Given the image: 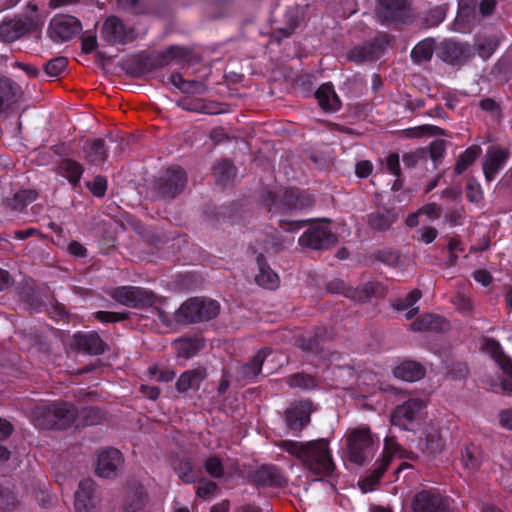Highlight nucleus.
I'll list each match as a JSON object with an SVG mask.
<instances>
[{"mask_svg":"<svg viewBox=\"0 0 512 512\" xmlns=\"http://www.w3.org/2000/svg\"><path fill=\"white\" fill-rule=\"evenodd\" d=\"M279 446L296 457L302 466L314 475L328 476L335 469L327 439L320 438L307 442L284 440Z\"/></svg>","mask_w":512,"mask_h":512,"instance_id":"obj_1","label":"nucleus"},{"mask_svg":"<svg viewBox=\"0 0 512 512\" xmlns=\"http://www.w3.org/2000/svg\"><path fill=\"white\" fill-rule=\"evenodd\" d=\"M77 415L76 407L68 402L37 407L34 411L36 425L43 429H67L76 421Z\"/></svg>","mask_w":512,"mask_h":512,"instance_id":"obj_2","label":"nucleus"},{"mask_svg":"<svg viewBox=\"0 0 512 512\" xmlns=\"http://www.w3.org/2000/svg\"><path fill=\"white\" fill-rule=\"evenodd\" d=\"M220 312L217 301L193 297L186 300L174 313L178 324L188 325L214 319Z\"/></svg>","mask_w":512,"mask_h":512,"instance_id":"obj_3","label":"nucleus"},{"mask_svg":"<svg viewBox=\"0 0 512 512\" xmlns=\"http://www.w3.org/2000/svg\"><path fill=\"white\" fill-rule=\"evenodd\" d=\"M187 185V174L183 168L173 166L151 183L150 198L158 200L161 198L173 199L182 193Z\"/></svg>","mask_w":512,"mask_h":512,"instance_id":"obj_4","label":"nucleus"},{"mask_svg":"<svg viewBox=\"0 0 512 512\" xmlns=\"http://www.w3.org/2000/svg\"><path fill=\"white\" fill-rule=\"evenodd\" d=\"M374 16L382 25L408 23L413 18L412 0H375Z\"/></svg>","mask_w":512,"mask_h":512,"instance_id":"obj_5","label":"nucleus"},{"mask_svg":"<svg viewBox=\"0 0 512 512\" xmlns=\"http://www.w3.org/2000/svg\"><path fill=\"white\" fill-rule=\"evenodd\" d=\"M166 67V58L160 53L141 51L124 60L122 68L125 73L135 79L141 78L154 70Z\"/></svg>","mask_w":512,"mask_h":512,"instance_id":"obj_6","label":"nucleus"},{"mask_svg":"<svg viewBox=\"0 0 512 512\" xmlns=\"http://www.w3.org/2000/svg\"><path fill=\"white\" fill-rule=\"evenodd\" d=\"M110 295L118 303L134 308L153 306L159 299L152 291L132 286L115 288Z\"/></svg>","mask_w":512,"mask_h":512,"instance_id":"obj_7","label":"nucleus"},{"mask_svg":"<svg viewBox=\"0 0 512 512\" xmlns=\"http://www.w3.org/2000/svg\"><path fill=\"white\" fill-rule=\"evenodd\" d=\"M100 36L102 40L110 45H125L134 41L137 34L133 27L127 28L118 16L111 15L104 20Z\"/></svg>","mask_w":512,"mask_h":512,"instance_id":"obj_8","label":"nucleus"},{"mask_svg":"<svg viewBox=\"0 0 512 512\" xmlns=\"http://www.w3.org/2000/svg\"><path fill=\"white\" fill-rule=\"evenodd\" d=\"M337 241L336 235L328 227L315 223L299 238V245L313 250H323L335 246Z\"/></svg>","mask_w":512,"mask_h":512,"instance_id":"obj_9","label":"nucleus"},{"mask_svg":"<svg viewBox=\"0 0 512 512\" xmlns=\"http://www.w3.org/2000/svg\"><path fill=\"white\" fill-rule=\"evenodd\" d=\"M334 335L331 327L319 326L310 336H296L295 345L305 353L321 355L324 352V343L332 340Z\"/></svg>","mask_w":512,"mask_h":512,"instance_id":"obj_10","label":"nucleus"},{"mask_svg":"<svg viewBox=\"0 0 512 512\" xmlns=\"http://www.w3.org/2000/svg\"><path fill=\"white\" fill-rule=\"evenodd\" d=\"M424 407L425 404L421 399L407 400L396 406L390 417L391 424L405 430H412L411 425Z\"/></svg>","mask_w":512,"mask_h":512,"instance_id":"obj_11","label":"nucleus"},{"mask_svg":"<svg viewBox=\"0 0 512 512\" xmlns=\"http://www.w3.org/2000/svg\"><path fill=\"white\" fill-rule=\"evenodd\" d=\"M371 444V432L368 428L354 430L347 439L348 459L357 465H363L366 459L365 450Z\"/></svg>","mask_w":512,"mask_h":512,"instance_id":"obj_12","label":"nucleus"},{"mask_svg":"<svg viewBox=\"0 0 512 512\" xmlns=\"http://www.w3.org/2000/svg\"><path fill=\"white\" fill-rule=\"evenodd\" d=\"M99 504L94 481L90 478L81 480L75 493V512H98Z\"/></svg>","mask_w":512,"mask_h":512,"instance_id":"obj_13","label":"nucleus"},{"mask_svg":"<svg viewBox=\"0 0 512 512\" xmlns=\"http://www.w3.org/2000/svg\"><path fill=\"white\" fill-rule=\"evenodd\" d=\"M37 27L38 23L32 17L3 21L0 25V38L5 42H13L25 34L36 31Z\"/></svg>","mask_w":512,"mask_h":512,"instance_id":"obj_14","label":"nucleus"},{"mask_svg":"<svg viewBox=\"0 0 512 512\" xmlns=\"http://www.w3.org/2000/svg\"><path fill=\"white\" fill-rule=\"evenodd\" d=\"M80 21L73 16H59L54 18L49 27V34L53 40L68 41L81 31Z\"/></svg>","mask_w":512,"mask_h":512,"instance_id":"obj_15","label":"nucleus"},{"mask_svg":"<svg viewBox=\"0 0 512 512\" xmlns=\"http://www.w3.org/2000/svg\"><path fill=\"white\" fill-rule=\"evenodd\" d=\"M313 411L310 400L294 402L285 411V420L288 428L293 431H301L309 422Z\"/></svg>","mask_w":512,"mask_h":512,"instance_id":"obj_16","label":"nucleus"},{"mask_svg":"<svg viewBox=\"0 0 512 512\" xmlns=\"http://www.w3.org/2000/svg\"><path fill=\"white\" fill-rule=\"evenodd\" d=\"M313 203L314 198L311 195L303 194L296 188H286L283 192L279 193L277 209L287 212L310 207Z\"/></svg>","mask_w":512,"mask_h":512,"instance_id":"obj_17","label":"nucleus"},{"mask_svg":"<svg viewBox=\"0 0 512 512\" xmlns=\"http://www.w3.org/2000/svg\"><path fill=\"white\" fill-rule=\"evenodd\" d=\"M122 463L121 452L116 448H107L98 455L96 473L103 478H114Z\"/></svg>","mask_w":512,"mask_h":512,"instance_id":"obj_18","label":"nucleus"},{"mask_svg":"<svg viewBox=\"0 0 512 512\" xmlns=\"http://www.w3.org/2000/svg\"><path fill=\"white\" fill-rule=\"evenodd\" d=\"M438 56L446 63L461 64L470 57V48L467 44L448 39L440 44Z\"/></svg>","mask_w":512,"mask_h":512,"instance_id":"obj_19","label":"nucleus"},{"mask_svg":"<svg viewBox=\"0 0 512 512\" xmlns=\"http://www.w3.org/2000/svg\"><path fill=\"white\" fill-rule=\"evenodd\" d=\"M414 512H449L447 502L437 493L421 491L413 500Z\"/></svg>","mask_w":512,"mask_h":512,"instance_id":"obj_20","label":"nucleus"},{"mask_svg":"<svg viewBox=\"0 0 512 512\" xmlns=\"http://www.w3.org/2000/svg\"><path fill=\"white\" fill-rule=\"evenodd\" d=\"M387 41L383 38H376L371 42L353 48L347 55L348 60L361 63L372 61L379 57L384 51Z\"/></svg>","mask_w":512,"mask_h":512,"instance_id":"obj_21","label":"nucleus"},{"mask_svg":"<svg viewBox=\"0 0 512 512\" xmlns=\"http://www.w3.org/2000/svg\"><path fill=\"white\" fill-rule=\"evenodd\" d=\"M253 481L263 487H283L287 484L286 478L275 466L263 465L254 471Z\"/></svg>","mask_w":512,"mask_h":512,"instance_id":"obj_22","label":"nucleus"},{"mask_svg":"<svg viewBox=\"0 0 512 512\" xmlns=\"http://www.w3.org/2000/svg\"><path fill=\"white\" fill-rule=\"evenodd\" d=\"M22 95L20 86L10 78L0 77V115L8 112Z\"/></svg>","mask_w":512,"mask_h":512,"instance_id":"obj_23","label":"nucleus"},{"mask_svg":"<svg viewBox=\"0 0 512 512\" xmlns=\"http://www.w3.org/2000/svg\"><path fill=\"white\" fill-rule=\"evenodd\" d=\"M449 328L450 324L444 317L433 313L423 314L411 324V330L415 332H445Z\"/></svg>","mask_w":512,"mask_h":512,"instance_id":"obj_24","label":"nucleus"},{"mask_svg":"<svg viewBox=\"0 0 512 512\" xmlns=\"http://www.w3.org/2000/svg\"><path fill=\"white\" fill-rule=\"evenodd\" d=\"M74 341L77 348L90 355H101L106 351L107 344L96 333L74 335Z\"/></svg>","mask_w":512,"mask_h":512,"instance_id":"obj_25","label":"nucleus"},{"mask_svg":"<svg viewBox=\"0 0 512 512\" xmlns=\"http://www.w3.org/2000/svg\"><path fill=\"white\" fill-rule=\"evenodd\" d=\"M392 461V455L386 450L382 454L380 461H376L375 468L365 478L359 481L358 485L363 492L372 491L374 486L379 483Z\"/></svg>","mask_w":512,"mask_h":512,"instance_id":"obj_26","label":"nucleus"},{"mask_svg":"<svg viewBox=\"0 0 512 512\" xmlns=\"http://www.w3.org/2000/svg\"><path fill=\"white\" fill-rule=\"evenodd\" d=\"M398 215L394 209L379 207L375 212L368 216L367 224L375 231L388 230L397 220Z\"/></svg>","mask_w":512,"mask_h":512,"instance_id":"obj_27","label":"nucleus"},{"mask_svg":"<svg viewBox=\"0 0 512 512\" xmlns=\"http://www.w3.org/2000/svg\"><path fill=\"white\" fill-rule=\"evenodd\" d=\"M395 377L407 381L415 382L425 376V367L416 361L405 360L396 366L393 370Z\"/></svg>","mask_w":512,"mask_h":512,"instance_id":"obj_28","label":"nucleus"},{"mask_svg":"<svg viewBox=\"0 0 512 512\" xmlns=\"http://www.w3.org/2000/svg\"><path fill=\"white\" fill-rule=\"evenodd\" d=\"M508 158V152L502 149L489 150L485 155L483 171L487 181H492L495 174Z\"/></svg>","mask_w":512,"mask_h":512,"instance_id":"obj_29","label":"nucleus"},{"mask_svg":"<svg viewBox=\"0 0 512 512\" xmlns=\"http://www.w3.org/2000/svg\"><path fill=\"white\" fill-rule=\"evenodd\" d=\"M205 377L206 369L204 367H197L186 371L180 375L176 382V389L181 393L187 392L189 389H198Z\"/></svg>","mask_w":512,"mask_h":512,"instance_id":"obj_30","label":"nucleus"},{"mask_svg":"<svg viewBox=\"0 0 512 512\" xmlns=\"http://www.w3.org/2000/svg\"><path fill=\"white\" fill-rule=\"evenodd\" d=\"M257 264L259 273L255 275V282L267 289L277 288L279 282L278 275L267 264L263 254L257 256Z\"/></svg>","mask_w":512,"mask_h":512,"instance_id":"obj_31","label":"nucleus"},{"mask_svg":"<svg viewBox=\"0 0 512 512\" xmlns=\"http://www.w3.org/2000/svg\"><path fill=\"white\" fill-rule=\"evenodd\" d=\"M483 348L498 363L504 373L512 377V360L504 354L498 341L494 339H485Z\"/></svg>","mask_w":512,"mask_h":512,"instance_id":"obj_32","label":"nucleus"},{"mask_svg":"<svg viewBox=\"0 0 512 512\" xmlns=\"http://www.w3.org/2000/svg\"><path fill=\"white\" fill-rule=\"evenodd\" d=\"M315 96L324 111H336L340 107L341 102L330 83L322 84Z\"/></svg>","mask_w":512,"mask_h":512,"instance_id":"obj_33","label":"nucleus"},{"mask_svg":"<svg viewBox=\"0 0 512 512\" xmlns=\"http://www.w3.org/2000/svg\"><path fill=\"white\" fill-rule=\"evenodd\" d=\"M237 173V168L229 159H221L213 166V175L216 183L226 186L232 182Z\"/></svg>","mask_w":512,"mask_h":512,"instance_id":"obj_34","label":"nucleus"},{"mask_svg":"<svg viewBox=\"0 0 512 512\" xmlns=\"http://www.w3.org/2000/svg\"><path fill=\"white\" fill-rule=\"evenodd\" d=\"M420 447L422 451L429 455L439 454L444 447L440 430L435 427H431L430 430H427L425 438L420 440Z\"/></svg>","mask_w":512,"mask_h":512,"instance_id":"obj_35","label":"nucleus"},{"mask_svg":"<svg viewBox=\"0 0 512 512\" xmlns=\"http://www.w3.org/2000/svg\"><path fill=\"white\" fill-rule=\"evenodd\" d=\"M85 159L95 165L104 163L107 160V151L103 139H95L83 147Z\"/></svg>","mask_w":512,"mask_h":512,"instance_id":"obj_36","label":"nucleus"},{"mask_svg":"<svg viewBox=\"0 0 512 512\" xmlns=\"http://www.w3.org/2000/svg\"><path fill=\"white\" fill-rule=\"evenodd\" d=\"M435 39L426 38L420 41L411 51V58L415 63L429 61L435 49Z\"/></svg>","mask_w":512,"mask_h":512,"instance_id":"obj_37","label":"nucleus"},{"mask_svg":"<svg viewBox=\"0 0 512 512\" xmlns=\"http://www.w3.org/2000/svg\"><path fill=\"white\" fill-rule=\"evenodd\" d=\"M38 192L36 190H21L14 194L10 199L6 200V205L12 210L22 211L28 204L36 200Z\"/></svg>","mask_w":512,"mask_h":512,"instance_id":"obj_38","label":"nucleus"},{"mask_svg":"<svg viewBox=\"0 0 512 512\" xmlns=\"http://www.w3.org/2000/svg\"><path fill=\"white\" fill-rule=\"evenodd\" d=\"M264 359L265 354L263 350H260L247 364L241 367L239 371L240 377L245 380L255 378L261 372Z\"/></svg>","mask_w":512,"mask_h":512,"instance_id":"obj_39","label":"nucleus"},{"mask_svg":"<svg viewBox=\"0 0 512 512\" xmlns=\"http://www.w3.org/2000/svg\"><path fill=\"white\" fill-rule=\"evenodd\" d=\"M478 0H459L456 22L462 25H469L476 17V6Z\"/></svg>","mask_w":512,"mask_h":512,"instance_id":"obj_40","label":"nucleus"},{"mask_svg":"<svg viewBox=\"0 0 512 512\" xmlns=\"http://www.w3.org/2000/svg\"><path fill=\"white\" fill-rule=\"evenodd\" d=\"M60 169L63 175L73 185H76L83 173V167L80 163L72 159H63L60 163Z\"/></svg>","mask_w":512,"mask_h":512,"instance_id":"obj_41","label":"nucleus"},{"mask_svg":"<svg viewBox=\"0 0 512 512\" xmlns=\"http://www.w3.org/2000/svg\"><path fill=\"white\" fill-rule=\"evenodd\" d=\"M377 288L378 285L371 282L364 284L360 288L350 287L346 292V297L358 302H367L375 296Z\"/></svg>","mask_w":512,"mask_h":512,"instance_id":"obj_42","label":"nucleus"},{"mask_svg":"<svg viewBox=\"0 0 512 512\" xmlns=\"http://www.w3.org/2000/svg\"><path fill=\"white\" fill-rule=\"evenodd\" d=\"M481 149L478 146L467 148L457 159L454 171L456 174H462L470 165H472L480 154Z\"/></svg>","mask_w":512,"mask_h":512,"instance_id":"obj_43","label":"nucleus"},{"mask_svg":"<svg viewBox=\"0 0 512 512\" xmlns=\"http://www.w3.org/2000/svg\"><path fill=\"white\" fill-rule=\"evenodd\" d=\"M104 417L105 412L98 407H84L78 412L77 415L80 423L87 426L101 423Z\"/></svg>","mask_w":512,"mask_h":512,"instance_id":"obj_44","label":"nucleus"},{"mask_svg":"<svg viewBox=\"0 0 512 512\" xmlns=\"http://www.w3.org/2000/svg\"><path fill=\"white\" fill-rule=\"evenodd\" d=\"M174 470L177 472L179 478L185 483H193L196 476L192 469V464L188 458L179 459L174 463Z\"/></svg>","mask_w":512,"mask_h":512,"instance_id":"obj_45","label":"nucleus"},{"mask_svg":"<svg viewBox=\"0 0 512 512\" xmlns=\"http://www.w3.org/2000/svg\"><path fill=\"white\" fill-rule=\"evenodd\" d=\"M446 16V9L442 6L431 8L422 20L424 28L435 27L439 25Z\"/></svg>","mask_w":512,"mask_h":512,"instance_id":"obj_46","label":"nucleus"},{"mask_svg":"<svg viewBox=\"0 0 512 512\" xmlns=\"http://www.w3.org/2000/svg\"><path fill=\"white\" fill-rule=\"evenodd\" d=\"M68 59L64 56L56 57L48 61L43 69L49 77H58L67 67Z\"/></svg>","mask_w":512,"mask_h":512,"instance_id":"obj_47","label":"nucleus"},{"mask_svg":"<svg viewBox=\"0 0 512 512\" xmlns=\"http://www.w3.org/2000/svg\"><path fill=\"white\" fill-rule=\"evenodd\" d=\"M190 54V49L181 46H170L165 51L160 52V55L166 58V66L169 65L172 60H185Z\"/></svg>","mask_w":512,"mask_h":512,"instance_id":"obj_48","label":"nucleus"},{"mask_svg":"<svg viewBox=\"0 0 512 512\" xmlns=\"http://www.w3.org/2000/svg\"><path fill=\"white\" fill-rule=\"evenodd\" d=\"M18 505V500L10 488L0 484V510L1 512L10 511Z\"/></svg>","mask_w":512,"mask_h":512,"instance_id":"obj_49","label":"nucleus"},{"mask_svg":"<svg viewBox=\"0 0 512 512\" xmlns=\"http://www.w3.org/2000/svg\"><path fill=\"white\" fill-rule=\"evenodd\" d=\"M287 383L292 388H312L315 386L314 379L312 376L304 373H296L288 377Z\"/></svg>","mask_w":512,"mask_h":512,"instance_id":"obj_50","label":"nucleus"},{"mask_svg":"<svg viewBox=\"0 0 512 512\" xmlns=\"http://www.w3.org/2000/svg\"><path fill=\"white\" fill-rule=\"evenodd\" d=\"M422 296L420 289H414L404 299H399L393 304V308L402 311L412 307Z\"/></svg>","mask_w":512,"mask_h":512,"instance_id":"obj_51","label":"nucleus"},{"mask_svg":"<svg viewBox=\"0 0 512 512\" xmlns=\"http://www.w3.org/2000/svg\"><path fill=\"white\" fill-rule=\"evenodd\" d=\"M409 135L414 137H422L424 135H446V131L434 125H421L409 130Z\"/></svg>","mask_w":512,"mask_h":512,"instance_id":"obj_52","label":"nucleus"},{"mask_svg":"<svg viewBox=\"0 0 512 512\" xmlns=\"http://www.w3.org/2000/svg\"><path fill=\"white\" fill-rule=\"evenodd\" d=\"M259 202L261 205L271 208L272 206H275L277 208V202L279 199V193H276L269 189L268 187L264 186L259 190Z\"/></svg>","mask_w":512,"mask_h":512,"instance_id":"obj_53","label":"nucleus"},{"mask_svg":"<svg viewBox=\"0 0 512 512\" xmlns=\"http://www.w3.org/2000/svg\"><path fill=\"white\" fill-rule=\"evenodd\" d=\"M427 149L426 148H418L414 152L405 153L403 155V163L408 168H413L416 164L421 160H427Z\"/></svg>","mask_w":512,"mask_h":512,"instance_id":"obj_54","label":"nucleus"},{"mask_svg":"<svg viewBox=\"0 0 512 512\" xmlns=\"http://www.w3.org/2000/svg\"><path fill=\"white\" fill-rule=\"evenodd\" d=\"M123 512H147L146 495L142 493L134 495L124 506Z\"/></svg>","mask_w":512,"mask_h":512,"instance_id":"obj_55","label":"nucleus"},{"mask_svg":"<svg viewBox=\"0 0 512 512\" xmlns=\"http://www.w3.org/2000/svg\"><path fill=\"white\" fill-rule=\"evenodd\" d=\"M87 187L96 197H103L107 190V180L104 176L98 175L93 181L87 182Z\"/></svg>","mask_w":512,"mask_h":512,"instance_id":"obj_56","label":"nucleus"},{"mask_svg":"<svg viewBox=\"0 0 512 512\" xmlns=\"http://www.w3.org/2000/svg\"><path fill=\"white\" fill-rule=\"evenodd\" d=\"M469 374V369L464 362H454L448 368V375L455 380L466 379Z\"/></svg>","mask_w":512,"mask_h":512,"instance_id":"obj_57","label":"nucleus"},{"mask_svg":"<svg viewBox=\"0 0 512 512\" xmlns=\"http://www.w3.org/2000/svg\"><path fill=\"white\" fill-rule=\"evenodd\" d=\"M118 7L134 15L145 13V8L141 5L140 0H117Z\"/></svg>","mask_w":512,"mask_h":512,"instance_id":"obj_58","label":"nucleus"},{"mask_svg":"<svg viewBox=\"0 0 512 512\" xmlns=\"http://www.w3.org/2000/svg\"><path fill=\"white\" fill-rule=\"evenodd\" d=\"M180 90H181V92L187 93V94L202 95L207 92L208 88L202 82H199L196 80H191V81H186L185 83H183V85L180 86Z\"/></svg>","mask_w":512,"mask_h":512,"instance_id":"obj_59","label":"nucleus"},{"mask_svg":"<svg viewBox=\"0 0 512 512\" xmlns=\"http://www.w3.org/2000/svg\"><path fill=\"white\" fill-rule=\"evenodd\" d=\"M95 317L101 322L115 323L118 321L126 320L129 317V313L98 311L95 314Z\"/></svg>","mask_w":512,"mask_h":512,"instance_id":"obj_60","label":"nucleus"},{"mask_svg":"<svg viewBox=\"0 0 512 512\" xmlns=\"http://www.w3.org/2000/svg\"><path fill=\"white\" fill-rule=\"evenodd\" d=\"M205 469L214 478H219L224 474L222 463L217 457L208 458L205 462Z\"/></svg>","mask_w":512,"mask_h":512,"instance_id":"obj_61","label":"nucleus"},{"mask_svg":"<svg viewBox=\"0 0 512 512\" xmlns=\"http://www.w3.org/2000/svg\"><path fill=\"white\" fill-rule=\"evenodd\" d=\"M498 41L495 39H485L477 44L478 54L482 58H488L496 50Z\"/></svg>","mask_w":512,"mask_h":512,"instance_id":"obj_62","label":"nucleus"},{"mask_svg":"<svg viewBox=\"0 0 512 512\" xmlns=\"http://www.w3.org/2000/svg\"><path fill=\"white\" fill-rule=\"evenodd\" d=\"M198 350H199V345L197 342L186 341V342H183L179 346L177 355L179 357L189 359V358L193 357L194 355H196Z\"/></svg>","mask_w":512,"mask_h":512,"instance_id":"obj_63","label":"nucleus"},{"mask_svg":"<svg viewBox=\"0 0 512 512\" xmlns=\"http://www.w3.org/2000/svg\"><path fill=\"white\" fill-rule=\"evenodd\" d=\"M462 462L465 468L471 471H476L480 467V461L468 447L462 451Z\"/></svg>","mask_w":512,"mask_h":512,"instance_id":"obj_64","label":"nucleus"}]
</instances>
